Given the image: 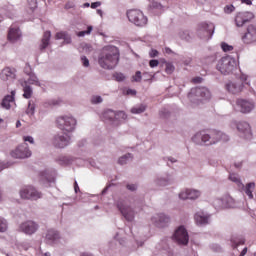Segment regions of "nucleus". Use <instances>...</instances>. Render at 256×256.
Here are the masks:
<instances>
[{
  "mask_svg": "<svg viewBox=\"0 0 256 256\" xmlns=\"http://www.w3.org/2000/svg\"><path fill=\"white\" fill-rule=\"evenodd\" d=\"M237 130L240 133V137L243 139H251V126L247 122H239L237 124Z\"/></svg>",
  "mask_w": 256,
  "mask_h": 256,
  "instance_id": "aec40b11",
  "label": "nucleus"
},
{
  "mask_svg": "<svg viewBox=\"0 0 256 256\" xmlns=\"http://www.w3.org/2000/svg\"><path fill=\"white\" fill-rule=\"evenodd\" d=\"M127 17L130 23H133L136 27H145V25H147V17L141 10H129L127 12Z\"/></svg>",
  "mask_w": 256,
  "mask_h": 256,
  "instance_id": "0eeeda50",
  "label": "nucleus"
},
{
  "mask_svg": "<svg viewBox=\"0 0 256 256\" xmlns=\"http://www.w3.org/2000/svg\"><path fill=\"white\" fill-rule=\"evenodd\" d=\"M75 161L74 157L71 156H60L57 160L59 165H71Z\"/></svg>",
  "mask_w": 256,
  "mask_h": 256,
  "instance_id": "f704fd0d",
  "label": "nucleus"
},
{
  "mask_svg": "<svg viewBox=\"0 0 256 256\" xmlns=\"http://www.w3.org/2000/svg\"><path fill=\"white\" fill-rule=\"evenodd\" d=\"M51 41V31L44 32V35L40 44V51H45L46 47H49V42Z\"/></svg>",
  "mask_w": 256,
  "mask_h": 256,
  "instance_id": "7c9ffc66",
  "label": "nucleus"
},
{
  "mask_svg": "<svg viewBox=\"0 0 256 256\" xmlns=\"http://www.w3.org/2000/svg\"><path fill=\"white\" fill-rule=\"evenodd\" d=\"M213 205L215 209H227L233 206V198L231 197L217 198L213 201Z\"/></svg>",
  "mask_w": 256,
  "mask_h": 256,
  "instance_id": "a211bd4d",
  "label": "nucleus"
},
{
  "mask_svg": "<svg viewBox=\"0 0 256 256\" xmlns=\"http://www.w3.org/2000/svg\"><path fill=\"white\" fill-rule=\"evenodd\" d=\"M156 249H158V251H167V249H169V243L167 242V240H161L156 245Z\"/></svg>",
  "mask_w": 256,
  "mask_h": 256,
  "instance_id": "a19ab883",
  "label": "nucleus"
},
{
  "mask_svg": "<svg viewBox=\"0 0 256 256\" xmlns=\"http://www.w3.org/2000/svg\"><path fill=\"white\" fill-rule=\"evenodd\" d=\"M172 240L178 245H188L189 243V232L183 226L178 227L173 236Z\"/></svg>",
  "mask_w": 256,
  "mask_h": 256,
  "instance_id": "1a4fd4ad",
  "label": "nucleus"
},
{
  "mask_svg": "<svg viewBox=\"0 0 256 256\" xmlns=\"http://www.w3.org/2000/svg\"><path fill=\"white\" fill-rule=\"evenodd\" d=\"M102 117H103L104 121H108L109 123H111L112 125H114L116 127H117V125H119V122L116 121V112L113 110L104 111Z\"/></svg>",
  "mask_w": 256,
  "mask_h": 256,
  "instance_id": "a878e982",
  "label": "nucleus"
},
{
  "mask_svg": "<svg viewBox=\"0 0 256 256\" xmlns=\"http://www.w3.org/2000/svg\"><path fill=\"white\" fill-rule=\"evenodd\" d=\"M116 206L118 211H120L121 215H123V217L126 219V221H134L135 219V210H133V208H131V206H129L127 204V200L125 199H118L116 202Z\"/></svg>",
  "mask_w": 256,
  "mask_h": 256,
  "instance_id": "423d86ee",
  "label": "nucleus"
},
{
  "mask_svg": "<svg viewBox=\"0 0 256 256\" xmlns=\"http://www.w3.org/2000/svg\"><path fill=\"white\" fill-rule=\"evenodd\" d=\"M7 231V220L0 216V233Z\"/></svg>",
  "mask_w": 256,
  "mask_h": 256,
  "instance_id": "a18cd8bd",
  "label": "nucleus"
},
{
  "mask_svg": "<svg viewBox=\"0 0 256 256\" xmlns=\"http://www.w3.org/2000/svg\"><path fill=\"white\" fill-rule=\"evenodd\" d=\"M24 72L30 76L32 75L33 71L31 70V66L29 64H26L25 68H24Z\"/></svg>",
  "mask_w": 256,
  "mask_h": 256,
  "instance_id": "13d9d810",
  "label": "nucleus"
},
{
  "mask_svg": "<svg viewBox=\"0 0 256 256\" xmlns=\"http://www.w3.org/2000/svg\"><path fill=\"white\" fill-rule=\"evenodd\" d=\"M159 55V51L155 50V49H152L149 53V56L154 58V57H157Z\"/></svg>",
  "mask_w": 256,
  "mask_h": 256,
  "instance_id": "e2e57ef3",
  "label": "nucleus"
},
{
  "mask_svg": "<svg viewBox=\"0 0 256 256\" xmlns=\"http://www.w3.org/2000/svg\"><path fill=\"white\" fill-rule=\"evenodd\" d=\"M188 99L191 103H201L211 99V91L206 87L192 88L188 93Z\"/></svg>",
  "mask_w": 256,
  "mask_h": 256,
  "instance_id": "20e7f679",
  "label": "nucleus"
},
{
  "mask_svg": "<svg viewBox=\"0 0 256 256\" xmlns=\"http://www.w3.org/2000/svg\"><path fill=\"white\" fill-rule=\"evenodd\" d=\"M56 40H61L63 39L62 45H71V35L67 31H60L57 32L55 35Z\"/></svg>",
  "mask_w": 256,
  "mask_h": 256,
  "instance_id": "c85d7f7f",
  "label": "nucleus"
},
{
  "mask_svg": "<svg viewBox=\"0 0 256 256\" xmlns=\"http://www.w3.org/2000/svg\"><path fill=\"white\" fill-rule=\"evenodd\" d=\"M203 82V78L201 77H195L192 79V83H202Z\"/></svg>",
  "mask_w": 256,
  "mask_h": 256,
  "instance_id": "338daca9",
  "label": "nucleus"
},
{
  "mask_svg": "<svg viewBox=\"0 0 256 256\" xmlns=\"http://www.w3.org/2000/svg\"><path fill=\"white\" fill-rule=\"evenodd\" d=\"M26 115H29V117H33L35 115V103L33 100H30L28 102V107L26 109Z\"/></svg>",
  "mask_w": 256,
  "mask_h": 256,
  "instance_id": "4c0bfd02",
  "label": "nucleus"
},
{
  "mask_svg": "<svg viewBox=\"0 0 256 256\" xmlns=\"http://www.w3.org/2000/svg\"><path fill=\"white\" fill-rule=\"evenodd\" d=\"M119 48L117 46H105L98 57V63L102 69H115L119 64Z\"/></svg>",
  "mask_w": 256,
  "mask_h": 256,
  "instance_id": "f03ea898",
  "label": "nucleus"
},
{
  "mask_svg": "<svg viewBox=\"0 0 256 256\" xmlns=\"http://www.w3.org/2000/svg\"><path fill=\"white\" fill-rule=\"evenodd\" d=\"M52 143L54 147H57L58 149H65V147L71 144V137L68 134L56 135L54 136Z\"/></svg>",
  "mask_w": 256,
  "mask_h": 256,
  "instance_id": "ddd939ff",
  "label": "nucleus"
},
{
  "mask_svg": "<svg viewBox=\"0 0 256 256\" xmlns=\"http://www.w3.org/2000/svg\"><path fill=\"white\" fill-rule=\"evenodd\" d=\"M126 94L135 96V95H137V90L128 89V90L126 91Z\"/></svg>",
  "mask_w": 256,
  "mask_h": 256,
  "instance_id": "69168bd1",
  "label": "nucleus"
},
{
  "mask_svg": "<svg viewBox=\"0 0 256 256\" xmlns=\"http://www.w3.org/2000/svg\"><path fill=\"white\" fill-rule=\"evenodd\" d=\"M243 87H245V83L241 81L228 82L226 84L227 91L232 95H239L243 91Z\"/></svg>",
  "mask_w": 256,
  "mask_h": 256,
  "instance_id": "6ab92c4d",
  "label": "nucleus"
},
{
  "mask_svg": "<svg viewBox=\"0 0 256 256\" xmlns=\"http://www.w3.org/2000/svg\"><path fill=\"white\" fill-rule=\"evenodd\" d=\"M192 141L196 145L211 146V145H217L219 141H223L224 143H227V141H229V136L217 130H213L210 132L200 131V132H197L192 137Z\"/></svg>",
  "mask_w": 256,
  "mask_h": 256,
  "instance_id": "f257e3e1",
  "label": "nucleus"
},
{
  "mask_svg": "<svg viewBox=\"0 0 256 256\" xmlns=\"http://www.w3.org/2000/svg\"><path fill=\"white\" fill-rule=\"evenodd\" d=\"M20 197L22 199H30L31 201H37V199H41L43 194L37 191L33 186H26L20 190Z\"/></svg>",
  "mask_w": 256,
  "mask_h": 256,
  "instance_id": "9d476101",
  "label": "nucleus"
},
{
  "mask_svg": "<svg viewBox=\"0 0 256 256\" xmlns=\"http://www.w3.org/2000/svg\"><path fill=\"white\" fill-rule=\"evenodd\" d=\"M15 104V90L11 91V95H6L1 103L2 109L9 110Z\"/></svg>",
  "mask_w": 256,
  "mask_h": 256,
  "instance_id": "393cba45",
  "label": "nucleus"
},
{
  "mask_svg": "<svg viewBox=\"0 0 256 256\" xmlns=\"http://www.w3.org/2000/svg\"><path fill=\"white\" fill-rule=\"evenodd\" d=\"M19 229L22 231V233H25V235H33L34 233H37L39 224L29 220L20 224Z\"/></svg>",
  "mask_w": 256,
  "mask_h": 256,
  "instance_id": "4468645a",
  "label": "nucleus"
},
{
  "mask_svg": "<svg viewBox=\"0 0 256 256\" xmlns=\"http://www.w3.org/2000/svg\"><path fill=\"white\" fill-rule=\"evenodd\" d=\"M113 77L116 81H125V75L123 73H115Z\"/></svg>",
  "mask_w": 256,
  "mask_h": 256,
  "instance_id": "603ef678",
  "label": "nucleus"
},
{
  "mask_svg": "<svg viewBox=\"0 0 256 256\" xmlns=\"http://www.w3.org/2000/svg\"><path fill=\"white\" fill-rule=\"evenodd\" d=\"M242 41L245 45H253L256 43V25H248L246 33L242 36Z\"/></svg>",
  "mask_w": 256,
  "mask_h": 256,
  "instance_id": "f8f14e48",
  "label": "nucleus"
},
{
  "mask_svg": "<svg viewBox=\"0 0 256 256\" xmlns=\"http://www.w3.org/2000/svg\"><path fill=\"white\" fill-rule=\"evenodd\" d=\"M215 33V25L213 23H200L197 28V35L200 39L209 41Z\"/></svg>",
  "mask_w": 256,
  "mask_h": 256,
  "instance_id": "6e6552de",
  "label": "nucleus"
},
{
  "mask_svg": "<svg viewBox=\"0 0 256 256\" xmlns=\"http://www.w3.org/2000/svg\"><path fill=\"white\" fill-rule=\"evenodd\" d=\"M58 239H61V236L59 235V232L57 230H47L45 235V241L48 245H53V243H56Z\"/></svg>",
  "mask_w": 256,
  "mask_h": 256,
  "instance_id": "b1692460",
  "label": "nucleus"
},
{
  "mask_svg": "<svg viewBox=\"0 0 256 256\" xmlns=\"http://www.w3.org/2000/svg\"><path fill=\"white\" fill-rule=\"evenodd\" d=\"M56 125L64 133H73L77 127V119L72 115H62L56 119Z\"/></svg>",
  "mask_w": 256,
  "mask_h": 256,
  "instance_id": "7ed1b4c3",
  "label": "nucleus"
},
{
  "mask_svg": "<svg viewBox=\"0 0 256 256\" xmlns=\"http://www.w3.org/2000/svg\"><path fill=\"white\" fill-rule=\"evenodd\" d=\"M240 80H241V81H244L245 85H250V83L247 82V75L241 74Z\"/></svg>",
  "mask_w": 256,
  "mask_h": 256,
  "instance_id": "0e129e2a",
  "label": "nucleus"
},
{
  "mask_svg": "<svg viewBox=\"0 0 256 256\" xmlns=\"http://www.w3.org/2000/svg\"><path fill=\"white\" fill-rule=\"evenodd\" d=\"M235 67H237V61L231 56L223 57L217 64V69L222 75L233 73Z\"/></svg>",
  "mask_w": 256,
  "mask_h": 256,
  "instance_id": "39448f33",
  "label": "nucleus"
},
{
  "mask_svg": "<svg viewBox=\"0 0 256 256\" xmlns=\"http://www.w3.org/2000/svg\"><path fill=\"white\" fill-rule=\"evenodd\" d=\"M180 39H183L184 41H189L191 39V36H189V32L187 31H181L179 32Z\"/></svg>",
  "mask_w": 256,
  "mask_h": 256,
  "instance_id": "8fccbe9b",
  "label": "nucleus"
},
{
  "mask_svg": "<svg viewBox=\"0 0 256 256\" xmlns=\"http://www.w3.org/2000/svg\"><path fill=\"white\" fill-rule=\"evenodd\" d=\"M29 78L26 80L27 85H36L37 87H41V82H39V78L35 73H32L28 76Z\"/></svg>",
  "mask_w": 256,
  "mask_h": 256,
  "instance_id": "c9c22d12",
  "label": "nucleus"
},
{
  "mask_svg": "<svg viewBox=\"0 0 256 256\" xmlns=\"http://www.w3.org/2000/svg\"><path fill=\"white\" fill-rule=\"evenodd\" d=\"M233 11H235V6L233 5H227L224 7V12L225 13H233Z\"/></svg>",
  "mask_w": 256,
  "mask_h": 256,
  "instance_id": "5fc2aeb1",
  "label": "nucleus"
},
{
  "mask_svg": "<svg viewBox=\"0 0 256 256\" xmlns=\"http://www.w3.org/2000/svg\"><path fill=\"white\" fill-rule=\"evenodd\" d=\"M236 105L240 113H251L252 109H255V103L251 100L237 99Z\"/></svg>",
  "mask_w": 256,
  "mask_h": 256,
  "instance_id": "2eb2a0df",
  "label": "nucleus"
},
{
  "mask_svg": "<svg viewBox=\"0 0 256 256\" xmlns=\"http://www.w3.org/2000/svg\"><path fill=\"white\" fill-rule=\"evenodd\" d=\"M102 101H103V97L99 95H93L90 99V102L92 103V105H99L101 104Z\"/></svg>",
  "mask_w": 256,
  "mask_h": 256,
  "instance_id": "37998d69",
  "label": "nucleus"
},
{
  "mask_svg": "<svg viewBox=\"0 0 256 256\" xmlns=\"http://www.w3.org/2000/svg\"><path fill=\"white\" fill-rule=\"evenodd\" d=\"M23 140H24L25 142H28V143H31V144L35 143V140L33 139L32 136H24V137H23Z\"/></svg>",
  "mask_w": 256,
  "mask_h": 256,
  "instance_id": "bf43d9fd",
  "label": "nucleus"
},
{
  "mask_svg": "<svg viewBox=\"0 0 256 256\" xmlns=\"http://www.w3.org/2000/svg\"><path fill=\"white\" fill-rule=\"evenodd\" d=\"M194 219L198 225H209L211 223V214L200 211L194 215Z\"/></svg>",
  "mask_w": 256,
  "mask_h": 256,
  "instance_id": "412c9836",
  "label": "nucleus"
},
{
  "mask_svg": "<svg viewBox=\"0 0 256 256\" xmlns=\"http://www.w3.org/2000/svg\"><path fill=\"white\" fill-rule=\"evenodd\" d=\"M152 7L153 9H163V5H161V3H158V2H153L152 3Z\"/></svg>",
  "mask_w": 256,
  "mask_h": 256,
  "instance_id": "680f3d73",
  "label": "nucleus"
},
{
  "mask_svg": "<svg viewBox=\"0 0 256 256\" xmlns=\"http://www.w3.org/2000/svg\"><path fill=\"white\" fill-rule=\"evenodd\" d=\"M232 247L237 249L240 245H245V238L243 236H237L231 238Z\"/></svg>",
  "mask_w": 256,
  "mask_h": 256,
  "instance_id": "72a5a7b5",
  "label": "nucleus"
},
{
  "mask_svg": "<svg viewBox=\"0 0 256 256\" xmlns=\"http://www.w3.org/2000/svg\"><path fill=\"white\" fill-rule=\"evenodd\" d=\"M131 113L133 115H141V113H145L147 111V105L139 104L131 108Z\"/></svg>",
  "mask_w": 256,
  "mask_h": 256,
  "instance_id": "2f4dec72",
  "label": "nucleus"
},
{
  "mask_svg": "<svg viewBox=\"0 0 256 256\" xmlns=\"http://www.w3.org/2000/svg\"><path fill=\"white\" fill-rule=\"evenodd\" d=\"M165 71L167 75H171L175 71V65H173V63L167 62L165 64Z\"/></svg>",
  "mask_w": 256,
  "mask_h": 256,
  "instance_id": "c03bdc74",
  "label": "nucleus"
},
{
  "mask_svg": "<svg viewBox=\"0 0 256 256\" xmlns=\"http://www.w3.org/2000/svg\"><path fill=\"white\" fill-rule=\"evenodd\" d=\"M242 188L244 189V191H245L246 195L249 197V199H253V191H255V182H250Z\"/></svg>",
  "mask_w": 256,
  "mask_h": 256,
  "instance_id": "473e14b6",
  "label": "nucleus"
},
{
  "mask_svg": "<svg viewBox=\"0 0 256 256\" xmlns=\"http://www.w3.org/2000/svg\"><path fill=\"white\" fill-rule=\"evenodd\" d=\"M130 161H133V155L131 153L125 154L118 159L119 165H127Z\"/></svg>",
  "mask_w": 256,
  "mask_h": 256,
  "instance_id": "e433bc0d",
  "label": "nucleus"
},
{
  "mask_svg": "<svg viewBox=\"0 0 256 256\" xmlns=\"http://www.w3.org/2000/svg\"><path fill=\"white\" fill-rule=\"evenodd\" d=\"M91 31H93V26H88L87 30L78 32L77 37H85V35H91Z\"/></svg>",
  "mask_w": 256,
  "mask_h": 256,
  "instance_id": "de8ad7c7",
  "label": "nucleus"
},
{
  "mask_svg": "<svg viewBox=\"0 0 256 256\" xmlns=\"http://www.w3.org/2000/svg\"><path fill=\"white\" fill-rule=\"evenodd\" d=\"M81 63L83 65V67H89V59L85 56L81 57Z\"/></svg>",
  "mask_w": 256,
  "mask_h": 256,
  "instance_id": "6e6d98bb",
  "label": "nucleus"
},
{
  "mask_svg": "<svg viewBox=\"0 0 256 256\" xmlns=\"http://www.w3.org/2000/svg\"><path fill=\"white\" fill-rule=\"evenodd\" d=\"M152 221L156 225V227L163 228L167 226V223H169L170 219L169 216L165 214H158L152 217Z\"/></svg>",
  "mask_w": 256,
  "mask_h": 256,
  "instance_id": "5701e85b",
  "label": "nucleus"
},
{
  "mask_svg": "<svg viewBox=\"0 0 256 256\" xmlns=\"http://www.w3.org/2000/svg\"><path fill=\"white\" fill-rule=\"evenodd\" d=\"M201 197V191L195 189H185L179 193V199L183 201L187 199L195 200Z\"/></svg>",
  "mask_w": 256,
  "mask_h": 256,
  "instance_id": "f3484780",
  "label": "nucleus"
},
{
  "mask_svg": "<svg viewBox=\"0 0 256 256\" xmlns=\"http://www.w3.org/2000/svg\"><path fill=\"white\" fill-rule=\"evenodd\" d=\"M126 189L128 191H137V186L135 184H127Z\"/></svg>",
  "mask_w": 256,
  "mask_h": 256,
  "instance_id": "052dcab7",
  "label": "nucleus"
},
{
  "mask_svg": "<svg viewBox=\"0 0 256 256\" xmlns=\"http://www.w3.org/2000/svg\"><path fill=\"white\" fill-rule=\"evenodd\" d=\"M229 179L233 183H237L238 187H244L243 183L241 182V178H239L238 174H234V173L230 174L229 175Z\"/></svg>",
  "mask_w": 256,
  "mask_h": 256,
  "instance_id": "ea45409f",
  "label": "nucleus"
},
{
  "mask_svg": "<svg viewBox=\"0 0 256 256\" xmlns=\"http://www.w3.org/2000/svg\"><path fill=\"white\" fill-rule=\"evenodd\" d=\"M11 155L14 159H27L31 156V150H29V145L27 143H23L12 151Z\"/></svg>",
  "mask_w": 256,
  "mask_h": 256,
  "instance_id": "9b49d317",
  "label": "nucleus"
},
{
  "mask_svg": "<svg viewBox=\"0 0 256 256\" xmlns=\"http://www.w3.org/2000/svg\"><path fill=\"white\" fill-rule=\"evenodd\" d=\"M0 79H2V81H11L15 79V69L10 67L4 68L0 74Z\"/></svg>",
  "mask_w": 256,
  "mask_h": 256,
  "instance_id": "bb28decb",
  "label": "nucleus"
},
{
  "mask_svg": "<svg viewBox=\"0 0 256 256\" xmlns=\"http://www.w3.org/2000/svg\"><path fill=\"white\" fill-rule=\"evenodd\" d=\"M127 120V114L124 111L116 112V121L118 122V125H121L123 121Z\"/></svg>",
  "mask_w": 256,
  "mask_h": 256,
  "instance_id": "58836bf2",
  "label": "nucleus"
},
{
  "mask_svg": "<svg viewBox=\"0 0 256 256\" xmlns=\"http://www.w3.org/2000/svg\"><path fill=\"white\" fill-rule=\"evenodd\" d=\"M143 79V74L141 71H136L135 75L132 76V83H141Z\"/></svg>",
  "mask_w": 256,
  "mask_h": 256,
  "instance_id": "79ce46f5",
  "label": "nucleus"
},
{
  "mask_svg": "<svg viewBox=\"0 0 256 256\" xmlns=\"http://www.w3.org/2000/svg\"><path fill=\"white\" fill-rule=\"evenodd\" d=\"M22 37L21 30L17 26H11L8 32V41L17 43Z\"/></svg>",
  "mask_w": 256,
  "mask_h": 256,
  "instance_id": "4be33fe9",
  "label": "nucleus"
},
{
  "mask_svg": "<svg viewBox=\"0 0 256 256\" xmlns=\"http://www.w3.org/2000/svg\"><path fill=\"white\" fill-rule=\"evenodd\" d=\"M97 7H101V2H93L91 4V9H97Z\"/></svg>",
  "mask_w": 256,
  "mask_h": 256,
  "instance_id": "774afa93",
  "label": "nucleus"
},
{
  "mask_svg": "<svg viewBox=\"0 0 256 256\" xmlns=\"http://www.w3.org/2000/svg\"><path fill=\"white\" fill-rule=\"evenodd\" d=\"M156 184L160 187H165V185H169V178H157Z\"/></svg>",
  "mask_w": 256,
  "mask_h": 256,
  "instance_id": "49530a36",
  "label": "nucleus"
},
{
  "mask_svg": "<svg viewBox=\"0 0 256 256\" xmlns=\"http://www.w3.org/2000/svg\"><path fill=\"white\" fill-rule=\"evenodd\" d=\"M64 9H66V11H69V9H75V2L73 1H68L65 6Z\"/></svg>",
  "mask_w": 256,
  "mask_h": 256,
  "instance_id": "864d4df0",
  "label": "nucleus"
},
{
  "mask_svg": "<svg viewBox=\"0 0 256 256\" xmlns=\"http://www.w3.org/2000/svg\"><path fill=\"white\" fill-rule=\"evenodd\" d=\"M39 179L41 183H55V176L47 170L40 172Z\"/></svg>",
  "mask_w": 256,
  "mask_h": 256,
  "instance_id": "c756f323",
  "label": "nucleus"
},
{
  "mask_svg": "<svg viewBox=\"0 0 256 256\" xmlns=\"http://www.w3.org/2000/svg\"><path fill=\"white\" fill-rule=\"evenodd\" d=\"M221 49H222L225 53H227V52H229V51H233V46H232V45H229V44H227V43H225V42H222V43H221Z\"/></svg>",
  "mask_w": 256,
  "mask_h": 256,
  "instance_id": "09e8293b",
  "label": "nucleus"
},
{
  "mask_svg": "<svg viewBox=\"0 0 256 256\" xmlns=\"http://www.w3.org/2000/svg\"><path fill=\"white\" fill-rule=\"evenodd\" d=\"M82 49L84 53H91V51H93V46H91V44L84 43L82 44Z\"/></svg>",
  "mask_w": 256,
  "mask_h": 256,
  "instance_id": "3c124183",
  "label": "nucleus"
},
{
  "mask_svg": "<svg viewBox=\"0 0 256 256\" xmlns=\"http://www.w3.org/2000/svg\"><path fill=\"white\" fill-rule=\"evenodd\" d=\"M149 66L153 69L159 66V60H150Z\"/></svg>",
  "mask_w": 256,
  "mask_h": 256,
  "instance_id": "4d7b16f0",
  "label": "nucleus"
},
{
  "mask_svg": "<svg viewBox=\"0 0 256 256\" xmlns=\"http://www.w3.org/2000/svg\"><path fill=\"white\" fill-rule=\"evenodd\" d=\"M19 84L24 91L23 97L25 99H31V97H33V88L31 87V85L27 84V80L23 79L19 80Z\"/></svg>",
  "mask_w": 256,
  "mask_h": 256,
  "instance_id": "cd10ccee",
  "label": "nucleus"
},
{
  "mask_svg": "<svg viewBox=\"0 0 256 256\" xmlns=\"http://www.w3.org/2000/svg\"><path fill=\"white\" fill-rule=\"evenodd\" d=\"M255 15L252 12H240L235 17L236 27H243L245 23H249Z\"/></svg>",
  "mask_w": 256,
  "mask_h": 256,
  "instance_id": "dca6fc26",
  "label": "nucleus"
}]
</instances>
